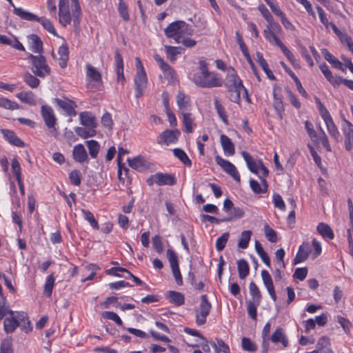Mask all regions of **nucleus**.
Wrapping results in <instances>:
<instances>
[{
    "mask_svg": "<svg viewBox=\"0 0 353 353\" xmlns=\"http://www.w3.org/2000/svg\"><path fill=\"white\" fill-rule=\"evenodd\" d=\"M192 81L194 83L203 88L221 87L223 83L222 77L208 70V65L205 60H199V71L194 74Z\"/></svg>",
    "mask_w": 353,
    "mask_h": 353,
    "instance_id": "f257e3e1",
    "label": "nucleus"
},
{
    "mask_svg": "<svg viewBox=\"0 0 353 353\" xmlns=\"http://www.w3.org/2000/svg\"><path fill=\"white\" fill-rule=\"evenodd\" d=\"M28 59L30 64L31 71L35 76L45 78L51 74V68L48 64L46 58L41 54L38 55L29 54Z\"/></svg>",
    "mask_w": 353,
    "mask_h": 353,
    "instance_id": "f03ea898",
    "label": "nucleus"
},
{
    "mask_svg": "<svg viewBox=\"0 0 353 353\" xmlns=\"http://www.w3.org/2000/svg\"><path fill=\"white\" fill-rule=\"evenodd\" d=\"M137 72L134 78L136 98L141 97L147 88L148 79L143 65L139 57L135 58Z\"/></svg>",
    "mask_w": 353,
    "mask_h": 353,
    "instance_id": "7ed1b4c3",
    "label": "nucleus"
},
{
    "mask_svg": "<svg viewBox=\"0 0 353 353\" xmlns=\"http://www.w3.org/2000/svg\"><path fill=\"white\" fill-rule=\"evenodd\" d=\"M165 34L168 37L173 38L176 43L179 37L191 36L193 30L191 27L183 21H177L171 23L165 29Z\"/></svg>",
    "mask_w": 353,
    "mask_h": 353,
    "instance_id": "20e7f679",
    "label": "nucleus"
},
{
    "mask_svg": "<svg viewBox=\"0 0 353 353\" xmlns=\"http://www.w3.org/2000/svg\"><path fill=\"white\" fill-rule=\"evenodd\" d=\"M315 103L317 105L319 114L326 125L328 133L332 138L338 141L340 138V132L338 130V128L335 125L330 112L319 98H315Z\"/></svg>",
    "mask_w": 353,
    "mask_h": 353,
    "instance_id": "39448f33",
    "label": "nucleus"
},
{
    "mask_svg": "<svg viewBox=\"0 0 353 353\" xmlns=\"http://www.w3.org/2000/svg\"><path fill=\"white\" fill-rule=\"evenodd\" d=\"M13 13L22 19L29 21H36L39 22L43 28L48 32L52 34L53 35H57L56 30L54 29L50 20L45 17H39L34 14L25 10L21 8H15L14 10H13Z\"/></svg>",
    "mask_w": 353,
    "mask_h": 353,
    "instance_id": "423d86ee",
    "label": "nucleus"
},
{
    "mask_svg": "<svg viewBox=\"0 0 353 353\" xmlns=\"http://www.w3.org/2000/svg\"><path fill=\"white\" fill-rule=\"evenodd\" d=\"M241 155L251 172L258 175L259 177H266L268 175L269 170L261 159L256 160L253 159V157L245 151H243Z\"/></svg>",
    "mask_w": 353,
    "mask_h": 353,
    "instance_id": "0eeeda50",
    "label": "nucleus"
},
{
    "mask_svg": "<svg viewBox=\"0 0 353 353\" xmlns=\"http://www.w3.org/2000/svg\"><path fill=\"white\" fill-rule=\"evenodd\" d=\"M225 85L230 92L236 89H243L247 101H249L247 90L244 88L242 81L238 77L236 72L233 68H230L227 70L225 78Z\"/></svg>",
    "mask_w": 353,
    "mask_h": 353,
    "instance_id": "6e6552de",
    "label": "nucleus"
},
{
    "mask_svg": "<svg viewBox=\"0 0 353 353\" xmlns=\"http://www.w3.org/2000/svg\"><path fill=\"white\" fill-rule=\"evenodd\" d=\"M26 319L25 312H16L14 314L7 316L3 322L4 330L6 333H12L19 327L22 322Z\"/></svg>",
    "mask_w": 353,
    "mask_h": 353,
    "instance_id": "1a4fd4ad",
    "label": "nucleus"
},
{
    "mask_svg": "<svg viewBox=\"0 0 353 353\" xmlns=\"http://www.w3.org/2000/svg\"><path fill=\"white\" fill-rule=\"evenodd\" d=\"M211 304L208 300L206 294L201 296V303L196 314V322L197 325H202L206 322L207 316L211 310Z\"/></svg>",
    "mask_w": 353,
    "mask_h": 353,
    "instance_id": "9d476101",
    "label": "nucleus"
},
{
    "mask_svg": "<svg viewBox=\"0 0 353 353\" xmlns=\"http://www.w3.org/2000/svg\"><path fill=\"white\" fill-rule=\"evenodd\" d=\"M86 77L88 81V86L91 89L100 90L102 86L101 73L92 65H86Z\"/></svg>",
    "mask_w": 353,
    "mask_h": 353,
    "instance_id": "9b49d317",
    "label": "nucleus"
},
{
    "mask_svg": "<svg viewBox=\"0 0 353 353\" xmlns=\"http://www.w3.org/2000/svg\"><path fill=\"white\" fill-rule=\"evenodd\" d=\"M180 135L181 132L178 129L165 130L159 135L158 143L165 145L176 144Z\"/></svg>",
    "mask_w": 353,
    "mask_h": 353,
    "instance_id": "f8f14e48",
    "label": "nucleus"
},
{
    "mask_svg": "<svg viewBox=\"0 0 353 353\" xmlns=\"http://www.w3.org/2000/svg\"><path fill=\"white\" fill-rule=\"evenodd\" d=\"M129 166L139 172H144L152 168V163L149 162L144 157L139 155L133 159H127Z\"/></svg>",
    "mask_w": 353,
    "mask_h": 353,
    "instance_id": "ddd939ff",
    "label": "nucleus"
},
{
    "mask_svg": "<svg viewBox=\"0 0 353 353\" xmlns=\"http://www.w3.org/2000/svg\"><path fill=\"white\" fill-rule=\"evenodd\" d=\"M156 61L163 73V74L159 76V78L165 79L168 83L174 81L176 80L175 71L162 58L157 54Z\"/></svg>",
    "mask_w": 353,
    "mask_h": 353,
    "instance_id": "4468645a",
    "label": "nucleus"
},
{
    "mask_svg": "<svg viewBox=\"0 0 353 353\" xmlns=\"http://www.w3.org/2000/svg\"><path fill=\"white\" fill-rule=\"evenodd\" d=\"M215 161L226 173L230 174L236 181H240V174L234 164L219 156H216L215 157Z\"/></svg>",
    "mask_w": 353,
    "mask_h": 353,
    "instance_id": "2eb2a0df",
    "label": "nucleus"
},
{
    "mask_svg": "<svg viewBox=\"0 0 353 353\" xmlns=\"http://www.w3.org/2000/svg\"><path fill=\"white\" fill-rule=\"evenodd\" d=\"M167 258L170 265V268L172 269V272L173 276L176 280V282L179 285L182 284V276L180 272L179 267V261L177 256L175 252L171 250L168 249L167 250Z\"/></svg>",
    "mask_w": 353,
    "mask_h": 353,
    "instance_id": "dca6fc26",
    "label": "nucleus"
},
{
    "mask_svg": "<svg viewBox=\"0 0 353 353\" xmlns=\"http://www.w3.org/2000/svg\"><path fill=\"white\" fill-rule=\"evenodd\" d=\"M59 23L63 26H66L71 22V14L69 10V4L68 0L59 1Z\"/></svg>",
    "mask_w": 353,
    "mask_h": 353,
    "instance_id": "f3484780",
    "label": "nucleus"
},
{
    "mask_svg": "<svg viewBox=\"0 0 353 353\" xmlns=\"http://www.w3.org/2000/svg\"><path fill=\"white\" fill-rule=\"evenodd\" d=\"M41 114L46 126L49 129L54 128L57 123V118L53 109L49 105H43L41 108Z\"/></svg>",
    "mask_w": 353,
    "mask_h": 353,
    "instance_id": "a211bd4d",
    "label": "nucleus"
},
{
    "mask_svg": "<svg viewBox=\"0 0 353 353\" xmlns=\"http://www.w3.org/2000/svg\"><path fill=\"white\" fill-rule=\"evenodd\" d=\"M54 102L63 110H64L68 116L74 117L77 115L76 103L69 99H61L59 98L54 99Z\"/></svg>",
    "mask_w": 353,
    "mask_h": 353,
    "instance_id": "6ab92c4d",
    "label": "nucleus"
},
{
    "mask_svg": "<svg viewBox=\"0 0 353 353\" xmlns=\"http://www.w3.org/2000/svg\"><path fill=\"white\" fill-rule=\"evenodd\" d=\"M176 101L179 111L183 114L188 112L191 108L190 97L182 91H179L176 97Z\"/></svg>",
    "mask_w": 353,
    "mask_h": 353,
    "instance_id": "aec40b11",
    "label": "nucleus"
},
{
    "mask_svg": "<svg viewBox=\"0 0 353 353\" xmlns=\"http://www.w3.org/2000/svg\"><path fill=\"white\" fill-rule=\"evenodd\" d=\"M343 132L345 136V145L347 150H353V125L343 119Z\"/></svg>",
    "mask_w": 353,
    "mask_h": 353,
    "instance_id": "412c9836",
    "label": "nucleus"
},
{
    "mask_svg": "<svg viewBox=\"0 0 353 353\" xmlns=\"http://www.w3.org/2000/svg\"><path fill=\"white\" fill-rule=\"evenodd\" d=\"M28 43L30 50L34 53L42 54L43 52V42L37 34H32L28 36Z\"/></svg>",
    "mask_w": 353,
    "mask_h": 353,
    "instance_id": "4be33fe9",
    "label": "nucleus"
},
{
    "mask_svg": "<svg viewBox=\"0 0 353 353\" xmlns=\"http://www.w3.org/2000/svg\"><path fill=\"white\" fill-rule=\"evenodd\" d=\"M72 157L76 162L80 163L88 162V155L81 143L77 144L73 148Z\"/></svg>",
    "mask_w": 353,
    "mask_h": 353,
    "instance_id": "5701e85b",
    "label": "nucleus"
},
{
    "mask_svg": "<svg viewBox=\"0 0 353 353\" xmlns=\"http://www.w3.org/2000/svg\"><path fill=\"white\" fill-rule=\"evenodd\" d=\"M311 252V248L308 243H303L299 248V250L294 259L293 263L294 265L301 263L305 261Z\"/></svg>",
    "mask_w": 353,
    "mask_h": 353,
    "instance_id": "b1692460",
    "label": "nucleus"
},
{
    "mask_svg": "<svg viewBox=\"0 0 353 353\" xmlns=\"http://www.w3.org/2000/svg\"><path fill=\"white\" fill-rule=\"evenodd\" d=\"M1 132L3 137L12 145L23 148L25 147V143L21 140L16 134L10 130L1 129Z\"/></svg>",
    "mask_w": 353,
    "mask_h": 353,
    "instance_id": "393cba45",
    "label": "nucleus"
},
{
    "mask_svg": "<svg viewBox=\"0 0 353 353\" xmlns=\"http://www.w3.org/2000/svg\"><path fill=\"white\" fill-rule=\"evenodd\" d=\"M274 343H281L283 347L288 346V340L283 328L278 327L270 337Z\"/></svg>",
    "mask_w": 353,
    "mask_h": 353,
    "instance_id": "a878e982",
    "label": "nucleus"
},
{
    "mask_svg": "<svg viewBox=\"0 0 353 353\" xmlns=\"http://www.w3.org/2000/svg\"><path fill=\"white\" fill-rule=\"evenodd\" d=\"M174 175L168 173H156V183L159 185H173L176 183Z\"/></svg>",
    "mask_w": 353,
    "mask_h": 353,
    "instance_id": "bb28decb",
    "label": "nucleus"
},
{
    "mask_svg": "<svg viewBox=\"0 0 353 353\" xmlns=\"http://www.w3.org/2000/svg\"><path fill=\"white\" fill-rule=\"evenodd\" d=\"M71 20L72 19L74 26H78L81 21V8L78 0L71 1Z\"/></svg>",
    "mask_w": 353,
    "mask_h": 353,
    "instance_id": "cd10ccee",
    "label": "nucleus"
},
{
    "mask_svg": "<svg viewBox=\"0 0 353 353\" xmlns=\"http://www.w3.org/2000/svg\"><path fill=\"white\" fill-rule=\"evenodd\" d=\"M261 179V185L256 180H250V186L255 194L265 193L268 191V183L265 177H259Z\"/></svg>",
    "mask_w": 353,
    "mask_h": 353,
    "instance_id": "c85d7f7f",
    "label": "nucleus"
},
{
    "mask_svg": "<svg viewBox=\"0 0 353 353\" xmlns=\"http://www.w3.org/2000/svg\"><path fill=\"white\" fill-rule=\"evenodd\" d=\"M165 297L170 303L180 306L184 304L185 297L184 295L176 291L170 290L165 293Z\"/></svg>",
    "mask_w": 353,
    "mask_h": 353,
    "instance_id": "c756f323",
    "label": "nucleus"
},
{
    "mask_svg": "<svg viewBox=\"0 0 353 353\" xmlns=\"http://www.w3.org/2000/svg\"><path fill=\"white\" fill-rule=\"evenodd\" d=\"M220 142L225 155L231 156L234 154V145L231 139L228 136L221 134L220 136Z\"/></svg>",
    "mask_w": 353,
    "mask_h": 353,
    "instance_id": "7c9ffc66",
    "label": "nucleus"
},
{
    "mask_svg": "<svg viewBox=\"0 0 353 353\" xmlns=\"http://www.w3.org/2000/svg\"><path fill=\"white\" fill-rule=\"evenodd\" d=\"M81 123L85 126L94 129L97 127L96 119L89 112H83L80 113Z\"/></svg>",
    "mask_w": 353,
    "mask_h": 353,
    "instance_id": "2f4dec72",
    "label": "nucleus"
},
{
    "mask_svg": "<svg viewBox=\"0 0 353 353\" xmlns=\"http://www.w3.org/2000/svg\"><path fill=\"white\" fill-rule=\"evenodd\" d=\"M59 64L61 68H65L67 66L68 61L69 59V50L66 43L61 45L58 50Z\"/></svg>",
    "mask_w": 353,
    "mask_h": 353,
    "instance_id": "473e14b6",
    "label": "nucleus"
},
{
    "mask_svg": "<svg viewBox=\"0 0 353 353\" xmlns=\"http://www.w3.org/2000/svg\"><path fill=\"white\" fill-rule=\"evenodd\" d=\"M165 54L167 58L171 61L174 62L176 59L179 54H181L184 52V49L181 47H174L170 46H165Z\"/></svg>",
    "mask_w": 353,
    "mask_h": 353,
    "instance_id": "72a5a7b5",
    "label": "nucleus"
},
{
    "mask_svg": "<svg viewBox=\"0 0 353 353\" xmlns=\"http://www.w3.org/2000/svg\"><path fill=\"white\" fill-rule=\"evenodd\" d=\"M256 60L259 63V65L261 67L263 70L265 72L267 77L270 79H274L275 77L273 72L268 68V65L261 52H257L256 53Z\"/></svg>",
    "mask_w": 353,
    "mask_h": 353,
    "instance_id": "f704fd0d",
    "label": "nucleus"
},
{
    "mask_svg": "<svg viewBox=\"0 0 353 353\" xmlns=\"http://www.w3.org/2000/svg\"><path fill=\"white\" fill-rule=\"evenodd\" d=\"M17 97L23 103L30 105H35L37 104L35 96L32 92H21L17 94Z\"/></svg>",
    "mask_w": 353,
    "mask_h": 353,
    "instance_id": "c9c22d12",
    "label": "nucleus"
},
{
    "mask_svg": "<svg viewBox=\"0 0 353 353\" xmlns=\"http://www.w3.org/2000/svg\"><path fill=\"white\" fill-rule=\"evenodd\" d=\"M318 232L323 237L328 239H333L334 234L332 228L326 223H320L317 225Z\"/></svg>",
    "mask_w": 353,
    "mask_h": 353,
    "instance_id": "e433bc0d",
    "label": "nucleus"
},
{
    "mask_svg": "<svg viewBox=\"0 0 353 353\" xmlns=\"http://www.w3.org/2000/svg\"><path fill=\"white\" fill-rule=\"evenodd\" d=\"M321 52L325 59L328 61L332 65L337 69L342 70V63L336 57H334L327 49L323 48Z\"/></svg>",
    "mask_w": 353,
    "mask_h": 353,
    "instance_id": "4c0bfd02",
    "label": "nucleus"
},
{
    "mask_svg": "<svg viewBox=\"0 0 353 353\" xmlns=\"http://www.w3.org/2000/svg\"><path fill=\"white\" fill-rule=\"evenodd\" d=\"M183 114V123L185 127V132L191 133L193 132L194 128V117L190 112H184Z\"/></svg>",
    "mask_w": 353,
    "mask_h": 353,
    "instance_id": "58836bf2",
    "label": "nucleus"
},
{
    "mask_svg": "<svg viewBox=\"0 0 353 353\" xmlns=\"http://www.w3.org/2000/svg\"><path fill=\"white\" fill-rule=\"evenodd\" d=\"M237 269L240 279H245L250 272L249 264L245 259H240L237 261Z\"/></svg>",
    "mask_w": 353,
    "mask_h": 353,
    "instance_id": "ea45409f",
    "label": "nucleus"
},
{
    "mask_svg": "<svg viewBox=\"0 0 353 353\" xmlns=\"http://www.w3.org/2000/svg\"><path fill=\"white\" fill-rule=\"evenodd\" d=\"M37 76L32 74L29 72H26L23 74V79L25 83L32 88H36L39 85L40 80L37 78Z\"/></svg>",
    "mask_w": 353,
    "mask_h": 353,
    "instance_id": "a19ab883",
    "label": "nucleus"
},
{
    "mask_svg": "<svg viewBox=\"0 0 353 353\" xmlns=\"http://www.w3.org/2000/svg\"><path fill=\"white\" fill-rule=\"evenodd\" d=\"M85 144L88 148L89 154L91 157L93 159L97 158L100 150V145L98 141L95 140H89L85 141Z\"/></svg>",
    "mask_w": 353,
    "mask_h": 353,
    "instance_id": "79ce46f5",
    "label": "nucleus"
},
{
    "mask_svg": "<svg viewBox=\"0 0 353 353\" xmlns=\"http://www.w3.org/2000/svg\"><path fill=\"white\" fill-rule=\"evenodd\" d=\"M251 235L252 232L250 230H245L242 232L238 242L239 248L241 249H246L248 247Z\"/></svg>",
    "mask_w": 353,
    "mask_h": 353,
    "instance_id": "37998d69",
    "label": "nucleus"
},
{
    "mask_svg": "<svg viewBox=\"0 0 353 353\" xmlns=\"http://www.w3.org/2000/svg\"><path fill=\"white\" fill-rule=\"evenodd\" d=\"M255 250L258 255L260 256L263 262L268 266L270 267V260L267 253L263 250L261 244L259 241L255 242Z\"/></svg>",
    "mask_w": 353,
    "mask_h": 353,
    "instance_id": "c03bdc74",
    "label": "nucleus"
},
{
    "mask_svg": "<svg viewBox=\"0 0 353 353\" xmlns=\"http://www.w3.org/2000/svg\"><path fill=\"white\" fill-rule=\"evenodd\" d=\"M261 302L254 301L249 300L247 302V311L249 316L253 320L256 319L257 316V307L260 305Z\"/></svg>",
    "mask_w": 353,
    "mask_h": 353,
    "instance_id": "a18cd8bd",
    "label": "nucleus"
},
{
    "mask_svg": "<svg viewBox=\"0 0 353 353\" xmlns=\"http://www.w3.org/2000/svg\"><path fill=\"white\" fill-rule=\"evenodd\" d=\"M214 108H215V110H216L219 117L222 120V121L225 124H228V117H227L226 112L225 110L224 107L221 104V103L219 102V101L218 100L217 98L214 99Z\"/></svg>",
    "mask_w": 353,
    "mask_h": 353,
    "instance_id": "49530a36",
    "label": "nucleus"
},
{
    "mask_svg": "<svg viewBox=\"0 0 353 353\" xmlns=\"http://www.w3.org/2000/svg\"><path fill=\"white\" fill-rule=\"evenodd\" d=\"M54 281L55 279L53 273L50 274L46 279L43 292L48 297H50L52 295V290L54 285Z\"/></svg>",
    "mask_w": 353,
    "mask_h": 353,
    "instance_id": "de8ad7c7",
    "label": "nucleus"
},
{
    "mask_svg": "<svg viewBox=\"0 0 353 353\" xmlns=\"http://www.w3.org/2000/svg\"><path fill=\"white\" fill-rule=\"evenodd\" d=\"M74 132L78 136L83 139L92 137L96 135V130L94 129L87 130L82 127H76Z\"/></svg>",
    "mask_w": 353,
    "mask_h": 353,
    "instance_id": "09e8293b",
    "label": "nucleus"
},
{
    "mask_svg": "<svg viewBox=\"0 0 353 353\" xmlns=\"http://www.w3.org/2000/svg\"><path fill=\"white\" fill-rule=\"evenodd\" d=\"M263 34L265 39L270 43L275 44L278 47L283 44V42L280 40V39L276 36L275 32H273L272 30H264Z\"/></svg>",
    "mask_w": 353,
    "mask_h": 353,
    "instance_id": "8fccbe9b",
    "label": "nucleus"
},
{
    "mask_svg": "<svg viewBox=\"0 0 353 353\" xmlns=\"http://www.w3.org/2000/svg\"><path fill=\"white\" fill-rule=\"evenodd\" d=\"M173 153L174 155L185 165L191 166V161L183 150L180 148H175L173 150Z\"/></svg>",
    "mask_w": 353,
    "mask_h": 353,
    "instance_id": "3c124183",
    "label": "nucleus"
},
{
    "mask_svg": "<svg viewBox=\"0 0 353 353\" xmlns=\"http://www.w3.org/2000/svg\"><path fill=\"white\" fill-rule=\"evenodd\" d=\"M81 212L83 215L84 219L88 221L90 225L96 230H99V226L97 221L95 219L93 214L88 210H81Z\"/></svg>",
    "mask_w": 353,
    "mask_h": 353,
    "instance_id": "603ef678",
    "label": "nucleus"
},
{
    "mask_svg": "<svg viewBox=\"0 0 353 353\" xmlns=\"http://www.w3.org/2000/svg\"><path fill=\"white\" fill-rule=\"evenodd\" d=\"M249 290H250V295L252 297V299H253L252 301L261 302V292H260L259 288L257 287V285L254 282H251L250 283Z\"/></svg>",
    "mask_w": 353,
    "mask_h": 353,
    "instance_id": "864d4df0",
    "label": "nucleus"
},
{
    "mask_svg": "<svg viewBox=\"0 0 353 353\" xmlns=\"http://www.w3.org/2000/svg\"><path fill=\"white\" fill-rule=\"evenodd\" d=\"M274 108L275 109L277 115L280 119H283V113L284 111V105L283 101L281 97H277L274 95V99L273 103Z\"/></svg>",
    "mask_w": 353,
    "mask_h": 353,
    "instance_id": "5fc2aeb1",
    "label": "nucleus"
},
{
    "mask_svg": "<svg viewBox=\"0 0 353 353\" xmlns=\"http://www.w3.org/2000/svg\"><path fill=\"white\" fill-rule=\"evenodd\" d=\"M229 236L230 234L228 232H225L216 239V249L217 251L220 252L224 249L228 241Z\"/></svg>",
    "mask_w": 353,
    "mask_h": 353,
    "instance_id": "6e6d98bb",
    "label": "nucleus"
},
{
    "mask_svg": "<svg viewBox=\"0 0 353 353\" xmlns=\"http://www.w3.org/2000/svg\"><path fill=\"white\" fill-rule=\"evenodd\" d=\"M0 107L8 110H16L19 108V105L12 101L4 97H0Z\"/></svg>",
    "mask_w": 353,
    "mask_h": 353,
    "instance_id": "4d7b16f0",
    "label": "nucleus"
},
{
    "mask_svg": "<svg viewBox=\"0 0 353 353\" xmlns=\"http://www.w3.org/2000/svg\"><path fill=\"white\" fill-rule=\"evenodd\" d=\"M70 183L76 186H79L81 183V174L77 170H72L69 174Z\"/></svg>",
    "mask_w": 353,
    "mask_h": 353,
    "instance_id": "13d9d810",
    "label": "nucleus"
},
{
    "mask_svg": "<svg viewBox=\"0 0 353 353\" xmlns=\"http://www.w3.org/2000/svg\"><path fill=\"white\" fill-rule=\"evenodd\" d=\"M283 54L286 57L288 61L294 65H298V63L295 57L292 53V52L283 43L281 46H279Z\"/></svg>",
    "mask_w": 353,
    "mask_h": 353,
    "instance_id": "bf43d9fd",
    "label": "nucleus"
},
{
    "mask_svg": "<svg viewBox=\"0 0 353 353\" xmlns=\"http://www.w3.org/2000/svg\"><path fill=\"white\" fill-rule=\"evenodd\" d=\"M264 233L267 239L271 243H276L277 241L276 232L272 229L268 225L264 226Z\"/></svg>",
    "mask_w": 353,
    "mask_h": 353,
    "instance_id": "052dcab7",
    "label": "nucleus"
},
{
    "mask_svg": "<svg viewBox=\"0 0 353 353\" xmlns=\"http://www.w3.org/2000/svg\"><path fill=\"white\" fill-rule=\"evenodd\" d=\"M103 317L107 319L112 320L114 321L117 325L122 326L123 321L120 319V317L114 312L110 311H105L102 314Z\"/></svg>",
    "mask_w": 353,
    "mask_h": 353,
    "instance_id": "680f3d73",
    "label": "nucleus"
},
{
    "mask_svg": "<svg viewBox=\"0 0 353 353\" xmlns=\"http://www.w3.org/2000/svg\"><path fill=\"white\" fill-rule=\"evenodd\" d=\"M5 303L6 298L3 297V299L0 300V320L3 319L7 314H14V312L11 310L8 307L6 306Z\"/></svg>",
    "mask_w": 353,
    "mask_h": 353,
    "instance_id": "e2e57ef3",
    "label": "nucleus"
},
{
    "mask_svg": "<svg viewBox=\"0 0 353 353\" xmlns=\"http://www.w3.org/2000/svg\"><path fill=\"white\" fill-rule=\"evenodd\" d=\"M201 219L203 222L208 221L211 223L219 224L221 222L230 221L231 218H225L223 219H219L214 216L208 215V214H201Z\"/></svg>",
    "mask_w": 353,
    "mask_h": 353,
    "instance_id": "0e129e2a",
    "label": "nucleus"
},
{
    "mask_svg": "<svg viewBox=\"0 0 353 353\" xmlns=\"http://www.w3.org/2000/svg\"><path fill=\"white\" fill-rule=\"evenodd\" d=\"M0 353H13L12 343L11 339H6L1 342Z\"/></svg>",
    "mask_w": 353,
    "mask_h": 353,
    "instance_id": "69168bd1",
    "label": "nucleus"
},
{
    "mask_svg": "<svg viewBox=\"0 0 353 353\" xmlns=\"http://www.w3.org/2000/svg\"><path fill=\"white\" fill-rule=\"evenodd\" d=\"M242 347L248 352H254L257 349L256 345L250 339L245 337L242 339Z\"/></svg>",
    "mask_w": 353,
    "mask_h": 353,
    "instance_id": "338daca9",
    "label": "nucleus"
},
{
    "mask_svg": "<svg viewBox=\"0 0 353 353\" xmlns=\"http://www.w3.org/2000/svg\"><path fill=\"white\" fill-rule=\"evenodd\" d=\"M101 123L105 128H108V130L112 129L113 121L112 119V116L109 112H105L102 116Z\"/></svg>",
    "mask_w": 353,
    "mask_h": 353,
    "instance_id": "774afa93",
    "label": "nucleus"
}]
</instances>
